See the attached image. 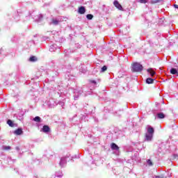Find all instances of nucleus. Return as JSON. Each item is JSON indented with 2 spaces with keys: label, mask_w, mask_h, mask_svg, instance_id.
I'll return each mask as SVG.
<instances>
[{
  "label": "nucleus",
  "mask_w": 178,
  "mask_h": 178,
  "mask_svg": "<svg viewBox=\"0 0 178 178\" xmlns=\"http://www.w3.org/2000/svg\"><path fill=\"white\" fill-rule=\"evenodd\" d=\"M154 132H155V131L154 130L152 127H149L147 128V132L145 135L146 141H151L152 140V138L154 137Z\"/></svg>",
  "instance_id": "obj_1"
},
{
  "label": "nucleus",
  "mask_w": 178,
  "mask_h": 178,
  "mask_svg": "<svg viewBox=\"0 0 178 178\" xmlns=\"http://www.w3.org/2000/svg\"><path fill=\"white\" fill-rule=\"evenodd\" d=\"M113 5L117 9H118V10H123V7L120 3H119V1H118L117 0L114 1Z\"/></svg>",
  "instance_id": "obj_2"
},
{
  "label": "nucleus",
  "mask_w": 178,
  "mask_h": 178,
  "mask_svg": "<svg viewBox=\"0 0 178 178\" xmlns=\"http://www.w3.org/2000/svg\"><path fill=\"white\" fill-rule=\"evenodd\" d=\"M131 70L132 73H141L143 67H132Z\"/></svg>",
  "instance_id": "obj_3"
},
{
  "label": "nucleus",
  "mask_w": 178,
  "mask_h": 178,
  "mask_svg": "<svg viewBox=\"0 0 178 178\" xmlns=\"http://www.w3.org/2000/svg\"><path fill=\"white\" fill-rule=\"evenodd\" d=\"M78 13H79V15H84V13H86V8H84V6L79 7L78 9Z\"/></svg>",
  "instance_id": "obj_4"
},
{
  "label": "nucleus",
  "mask_w": 178,
  "mask_h": 178,
  "mask_svg": "<svg viewBox=\"0 0 178 178\" xmlns=\"http://www.w3.org/2000/svg\"><path fill=\"white\" fill-rule=\"evenodd\" d=\"M111 148L113 151H119L120 148L115 143H111Z\"/></svg>",
  "instance_id": "obj_5"
},
{
  "label": "nucleus",
  "mask_w": 178,
  "mask_h": 178,
  "mask_svg": "<svg viewBox=\"0 0 178 178\" xmlns=\"http://www.w3.org/2000/svg\"><path fill=\"white\" fill-rule=\"evenodd\" d=\"M51 131V129L49 128V127L48 125H44L42 127V131L44 133H49V131Z\"/></svg>",
  "instance_id": "obj_6"
},
{
  "label": "nucleus",
  "mask_w": 178,
  "mask_h": 178,
  "mask_svg": "<svg viewBox=\"0 0 178 178\" xmlns=\"http://www.w3.org/2000/svg\"><path fill=\"white\" fill-rule=\"evenodd\" d=\"M14 134H16L17 136H20V135L23 134V129H22L20 128L16 129L14 131Z\"/></svg>",
  "instance_id": "obj_7"
},
{
  "label": "nucleus",
  "mask_w": 178,
  "mask_h": 178,
  "mask_svg": "<svg viewBox=\"0 0 178 178\" xmlns=\"http://www.w3.org/2000/svg\"><path fill=\"white\" fill-rule=\"evenodd\" d=\"M170 73H171V74H177V76H178V67L177 68H172L170 70Z\"/></svg>",
  "instance_id": "obj_8"
},
{
  "label": "nucleus",
  "mask_w": 178,
  "mask_h": 178,
  "mask_svg": "<svg viewBox=\"0 0 178 178\" xmlns=\"http://www.w3.org/2000/svg\"><path fill=\"white\" fill-rule=\"evenodd\" d=\"M132 67H143V65L140 64V63H133L131 64Z\"/></svg>",
  "instance_id": "obj_9"
},
{
  "label": "nucleus",
  "mask_w": 178,
  "mask_h": 178,
  "mask_svg": "<svg viewBox=\"0 0 178 178\" xmlns=\"http://www.w3.org/2000/svg\"><path fill=\"white\" fill-rule=\"evenodd\" d=\"M147 73H149L150 76H152V77H153V76H155V71H154L152 70V68H149L147 70H146Z\"/></svg>",
  "instance_id": "obj_10"
},
{
  "label": "nucleus",
  "mask_w": 178,
  "mask_h": 178,
  "mask_svg": "<svg viewBox=\"0 0 178 178\" xmlns=\"http://www.w3.org/2000/svg\"><path fill=\"white\" fill-rule=\"evenodd\" d=\"M38 60V58H37V56H32L29 58V62H37Z\"/></svg>",
  "instance_id": "obj_11"
},
{
  "label": "nucleus",
  "mask_w": 178,
  "mask_h": 178,
  "mask_svg": "<svg viewBox=\"0 0 178 178\" xmlns=\"http://www.w3.org/2000/svg\"><path fill=\"white\" fill-rule=\"evenodd\" d=\"M7 124H8L10 127H15V124L13 123V121H12V120H8L7 121Z\"/></svg>",
  "instance_id": "obj_12"
},
{
  "label": "nucleus",
  "mask_w": 178,
  "mask_h": 178,
  "mask_svg": "<svg viewBox=\"0 0 178 178\" xmlns=\"http://www.w3.org/2000/svg\"><path fill=\"white\" fill-rule=\"evenodd\" d=\"M147 84H153L154 83V79L152 78H147L146 79Z\"/></svg>",
  "instance_id": "obj_13"
},
{
  "label": "nucleus",
  "mask_w": 178,
  "mask_h": 178,
  "mask_svg": "<svg viewBox=\"0 0 178 178\" xmlns=\"http://www.w3.org/2000/svg\"><path fill=\"white\" fill-rule=\"evenodd\" d=\"M157 118L159 119H165V114L163 113H157Z\"/></svg>",
  "instance_id": "obj_14"
},
{
  "label": "nucleus",
  "mask_w": 178,
  "mask_h": 178,
  "mask_svg": "<svg viewBox=\"0 0 178 178\" xmlns=\"http://www.w3.org/2000/svg\"><path fill=\"white\" fill-rule=\"evenodd\" d=\"M86 18L88 19V20H92V19L94 18V15H92V14H88L86 15Z\"/></svg>",
  "instance_id": "obj_15"
},
{
  "label": "nucleus",
  "mask_w": 178,
  "mask_h": 178,
  "mask_svg": "<svg viewBox=\"0 0 178 178\" xmlns=\"http://www.w3.org/2000/svg\"><path fill=\"white\" fill-rule=\"evenodd\" d=\"M34 122H37L38 123H40L41 122V118L39 116H36L33 118Z\"/></svg>",
  "instance_id": "obj_16"
},
{
  "label": "nucleus",
  "mask_w": 178,
  "mask_h": 178,
  "mask_svg": "<svg viewBox=\"0 0 178 178\" xmlns=\"http://www.w3.org/2000/svg\"><path fill=\"white\" fill-rule=\"evenodd\" d=\"M51 22L53 24H55L56 26L59 24V21H58V19H52Z\"/></svg>",
  "instance_id": "obj_17"
},
{
  "label": "nucleus",
  "mask_w": 178,
  "mask_h": 178,
  "mask_svg": "<svg viewBox=\"0 0 178 178\" xmlns=\"http://www.w3.org/2000/svg\"><path fill=\"white\" fill-rule=\"evenodd\" d=\"M3 149L8 151L9 149H11L10 146H3Z\"/></svg>",
  "instance_id": "obj_18"
},
{
  "label": "nucleus",
  "mask_w": 178,
  "mask_h": 178,
  "mask_svg": "<svg viewBox=\"0 0 178 178\" xmlns=\"http://www.w3.org/2000/svg\"><path fill=\"white\" fill-rule=\"evenodd\" d=\"M147 164L149 165V166H152L153 163H152V161H151V159H148L147 161Z\"/></svg>",
  "instance_id": "obj_19"
},
{
  "label": "nucleus",
  "mask_w": 178,
  "mask_h": 178,
  "mask_svg": "<svg viewBox=\"0 0 178 178\" xmlns=\"http://www.w3.org/2000/svg\"><path fill=\"white\" fill-rule=\"evenodd\" d=\"M140 3H147L148 2V0H138Z\"/></svg>",
  "instance_id": "obj_20"
},
{
  "label": "nucleus",
  "mask_w": 178,
  "mask_h": 178,
  "mask_svg": "<svg viewBox=\"0 0 178 178\" xmlns=\"http://www.w3.org/2000/svg\"><path fill=\"white\" fill-rule=\"evenodd\" d=\"M172 67H178V63L176 61L173 65H171Z\"/></svg>",
  "instance_id": "obj_21"
},
{
  "label": "nucleus",
  "mask_w": 178,
  "mask_h": 178,
  "mask_svg": "<svg viewBox=\"0 0 178 178\" xmlns=\"http://www.w3.org/2000/svg\"><path fill=\"white\" fill-rule=\"evenodd\" d=\"M107 69H108L107 67H102V70H101V72L102 73H104V72H106Z\"/></svg>",
  "instance_id": "obj_22"
},
{
  "label": "nucleus",
  "mask_w": 178,
  "mask_h": 178,
  "mask_svg": "<svg viewBox=\"0 0 178 178\" xmlns=\"http://www.w3.org/2000/svg\"><path fill=\"white\" fill-rule=\"evenodd\" d=\"M159 2V0H152V3H158Z\"/></svg>",
  "instance_id": "obj_23"
},
{
  "label": "nucleus",
  "mask_w": 178,
  "mask_h": 178,
  "mask_svg": "<svg viewBox=\"0 0 178 178\" xmlns=\"http://www.w3.org/2000/svg\"><path fill=\"white\" fill-rule=\"evenodd\" d=\"M90 82L92 84H97V81H95V80H90Z\"/></svg>",
  "instance_id": "obj_24"
},
{
  "label": "nucleus",
  "mask_w": 178,
  "mask_h": 178,
  "mask_svg": "<svg viewBox=\"0 0 178 178\" xmlns=\"http://www.w3.org/2000/svg\"><path fill=\"white\" fill-rule=\"evenodd\" d=\"M156 178H163V175H156Z\"/></svg>",
  "instance_id": "obj_25"
},
{
  "label": "nucleus",
  "mask_w": 178,
  "mask_h": 178,
  "mask_svg": "<svg viewBox=\"0 0 178 178\" xmlns=\"http://www.w3.org/2000/svg\"><path fill=\"white\" fill-rule=\"evenodd\" d=\"M174 8H175V9H178V5L177 4H175L174 5Z\"/></svg>",
  "instance_id": "obj_26"
},
{
  "label": "nucleus",
  "mask_w": 178,
  "mask_h": 178,
  "mask_svg": "<svg viewBox=\"0 0 178 178\" xmlns=\"http://www.w3.org/2000/svg\"><path fill=\"white\" fill-rule=\"evenodd\" d=\"M103 67H106V65L103 66Z\"/></svg>",
  "instance_id": "obj_27"
}]
</instances>
